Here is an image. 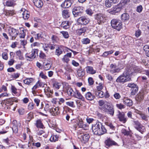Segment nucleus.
<instances>
[{
  "mask_svg": "<svg viewBox=\"0 0 149 149\" xmlns=\"http://www.w3.org/2000/svg\"><path fill=\"white\" fill-rule=\"evenodd\" d=\"M129 74L130 73L129 71L126 70L117 79L116 81L118 83L123 84L125 82L129 81L130 79Z\"/></svg>",
  "mask_w": 149,
  "mask_h": 149,
  "instance_id": "f257e3e1",
  "label": "nucleus"
},
{
  "mask_svg": "<svg viewBox=\"0 0 149 149\" xmlns=\"http://www.w3.org/2000/svg\"><path fill=\"white\" fill-rule=\"evenodd\" d=\"M94 18L97 21L98 23L100 24L106 22L107 17L105 14L99 13L95 15Z\"/></svg>",
  "mask_w": 149,
  "mask_h": 149,
  "instance_id": "f03ea898",
  "label": "nucleus"
},
{
  "mask_svg": "<svg viewBox=\"0 0 149 149\" xmlns=\"http://www.w3.org/2000/svg\"><path fill=\"white\" fill-rule=\"evenodd\" d=\"M111 24L112 27L120 31L122 28V24L121 21L119 19H112L111 21Z\"/></svg>",
  "mask_w": 149,
  "mask_h": 149,
  "instance_id": "7ed1b4c3",
  "label": "nucleus"
},
{
  "mask_svg": "<svg viewBox=\"0 0 149 149\" xmlns=\"http://www.w3.org/2000/svg\"><path fill=\"white\" fill-rule=\"evenodd\" d=\"M89 134L79 132L78 133V137L80 140H83L84 142L88 141L90 138Z\"/></svg>",
  "mask_w": 149,
  "mask_h": 149,
  "instance_id": "20e7f679",
  "label": "nucleus"
},
{
  "mask_svg": "<svg viewBox=\"0 0 149 149\" xmlns=\"http://www.w3.org/2000/svg\"><path fill=\"white\" fill-rule=\"evenodd\" d=\"M101 126V123L98 122L93 125L92 126V130L94 134L96 135H99L100 132V128Z\"/></svg>",
  "mask_w": 149,
  "mask_h": 149,
  "instance_id": "39448f33",
  "label": "nucleus"
},
{
  "mask_svg": "<svg viewBox=\"0 0 149 149\" xmlns=\"http://www.w3.org/2000/svg\"><path fill=\"white\" fill-rule=\"evenodd\" d=\"M83 12V8L80 6L74 7L72 11L73 14L75 17L81 15Z\"/></svg>",
  "mask_w": 149,
  "mask_h": 149,
  "instance_id": "423d86ee",
  "label": "nucleus"
},
{
  "mask_svg": "<svg viewBox=\"0 0 149 149\" xmlns=\"http://www.w3.org/2000/svg\"><path fill=\"white\" fill-rule=\"evenodd\" d=\"M90 22V19L86 17H81L77 19V22L79 24L86 25Z\"/></svg>",
  "mask_w": 149,
  "mask_h": 149,
  "instance_id": "0eeeda50",
  "label": "nucleus"
},
{
  "mask_svg": "<svg viewBox=\"0 0 149 149\" xmlns=\"http://www.w3.org/2000/svg\"><path fill=\"white\" fill-rule=\"evenodd\" d=\"M104 143L106 147L107 148L113 146H118V144L116 142L110 138H108L105 140Z\"/></svg>",
  "mask_w": 149,
  "mask_h": 149,
  "instance_id": "6e6552de",
  "label": "nucleus"
},
{
  "mask_svg": "<svg viewBox=\"0 0 149 149\" xmlns=\"http://www.w3.org/2000/svg\"><path fill=\"white\" fill-rule=\"evenodd\" d=\"M118 114L117 115L118 118L120 121L125 123L127 121V118L125 117V114L123 112H121L118 111Z\"/></svg>",
  "mask_w": 149,
  "mask_h": 149,
  "instance_id": "1a4fd4ad",
  "label": "nucleus"
},
{
  "mask_svg": "<svg viewBox=\"0 0 149 149\" xmlns=\"http://www.w3.org/2000/svg\"><path fill=\"white\" fill-rule=\"evenodd\" d=\"M122 8V7L120 5L116 6L111 9L108 10V12L112 14H115L116 13L120 12Z\"/></svg>",
  "mask_w": 149,
  "mask_h": 149,
  "instance_id": "9d476101",
  "label": "nucleus"
},
{
  "mask_svg": "<svg viewBox=\"0 0 149 149\" xmlns=\"http://www.w3.org/2000/svg\"><path fill=\"white\" fill-rule=\"evenodd\" d=\"M107 108L105 109L106 110L104 111L106 112L107 114L113 116L114 113V109L113 106L112 105L107 104Z\"/></svg>",
  "mask_w": 149,
  "mask_h": 149,
  "instance_id": "9b49d317",
  "label": "nucleus"
},
{
  "mask_svg": "<svg viewBox=\"0 0 149 149\" xmlns=\"http://www.w3.org/2000/svg\"><path fill=\"white\" fill-rule=\"evenodd\" d=\"M59 108L57 107H51L49 108L48 109L49 112L50 114L53 116L57 115L59 113Z\"/></svg>",
  "mask_w": 149,
  "mask_h": 149,
  "instance_id": "f8f14e48",
  "label": "nucleus"
},
{
  "mask_svg": "<svg viewBox=\"0 0 149 149\" xmlns=\"http://www.w3.org/2000/svg\"><path fill=\"white\" fill-rule=\"evenodd\" d=\"M76 124L74 125V127L75 129H76L77 126L79 127V128L85 129L86 127V124H84L83 121L81 119L79 120H77L76 122Z\"/></svg>",
  "mask_w": 149,
  "mask_h": 149,
  "instance_id": "ddd939ff",
  "label": "nucleus"
},
{
  "mask_svg": "<svg viewBox=\"0 0 149 149\" xmlns=\"http://www.w3.org/2000/svg\"><path fill=\"white\" fill-rule=\"evenodd\" d=\"M37 49H33L31 52V53H27L26 55V57L30 58V59H33L36 57L35 54H37Z\"/></svg>",
  "mask_w": 149,
  "mask_h": 149,
  "instance_id": "4468645a",
  "label": "nucleus"
},
{
  "mask_svg": "<svg viewBox=\"0 0 149 149\" xmlns=\"http://www.w3.org/2000/svg\"><path fill=\"white\" fill-rule=\"evenodd\" d=\"M123 100L124 104L130 107L133 104L132 100L127 97H124Z\"/></svg>",
  "mask_w": 149,
  "mask_h": 149,
  "instance_id": "2eb2a0df",
  "label": "nucleus"
},
{
  "mask_svg": "<svg viewBox=\"0 0 149 149\" xmlns=\"http://www.w3.org/2000/svg\"><path fill=\"white\" fill-rule=\"evenodd\" d=\"M86 71L87 73L91 74H94L96 73V70H94L92 67L87 66L86 68Z\"/></svg>",
  "mask_w": 149,
  "mask_h": 149,
  "instance_id": "dca6fc26",
  "label": "nucleus"
},
{
  "mask_svg": "<svg viewBox=\"0 0 149 149\" xmlns=\"http://www.w3.org/2000/svg\"><path fill=\"white\" fill-rule=\"evenodd\" d=\"M85 97L87 100L90 101L93 100L95 98V96L90 92H88L86 94Z\"/></svg>",
  "mask_w": 149,
  "mask_h": 149,
  "instance_id": "f3484780",
  "label": "nucleus"
},
{
  "mask_svg": "<svg viewBox=\"0 0 149 149\" xmlns=\"http://www.w3.org/2000/svg\"><path fill=\"white\" fill-rule=\"evenodd\" d=\"M121 19L122 21L124 22L126 21L129 19L130 16L127 13H124L121 15Z\"/></svg>",
  "mask_w": 149,
  "mask_h": 149,
  "instance_id": "a211bd4d",
  "label": "nucleus"
},
{
  "mask_svg": "<svg viewBox=\"0 0 149 149\" xmlns=\"http://www.w3.org/2000/svg\"><path fill=\"white\" fill-rule=\"evenodd\" d=\"M70 24V22L69 21H66L62 22L61 24V27L67 29L69 28Z\"/></svg>",
  "mask_w": 149,
  "mask_h": 149,
  "instance_id": "6ab92c4d",
  "label": "nucleus"
},
{
  "mask_svg": "<svg viewBox=\"0 0 149 149\" xmlns=\"http://www.w3.org/2000/svg\"><path fill=\"white\" fill-rule=\"evenodd\" d=\"M77 73L78 77H82L85 74V71L82 70L81 67H80L77 70Z\"/></svg>",
  "mask_w": 149,
  "mask_h": 149,
  "instance_id": "aec40b11",
  "label": "nucleus"
},
{
  "mask_svg": "<svg viewBox=\"0 0 149 149\" xmlns=\"http://www.w3.org/2000/svg\"><path fill=\"white\" fill-rule=\"evenodd\" d=\"M8 30L9 36H12V35H14L18 31V30H17L11 27H9Z\"/></svg>",
  "mask_w": 149,
  "mask_h": 149,
  "instance_id": "412c9836",
  "label": "nucleus"
},
{
  "mask_svg": "<svg viewBox=\"0 0 149 149\" xmlns=\"http://www.w3.org/2000/svg\"><path fill=\"white\" fill-rule=\"evenodd\" d=\"M44 90L45 92L46 93V94L48 97H50L51 95L53 93V91L51 90L49 87H47Z\"/></svg>",
  "mask_w": 149,
  "mask_h": 149,
  "instance_id": "4be33fe9",
  "label": "nucleus"
},
{
  "mask_svg": "<svg viewBox=\"0 0 149 149\" xmlns=\"http://www.w3.org/2000/svg\"><path fill=\"white\" fill-rule=\"evenodd\" d=\"M87 29V28L86 27L81 28L78 29L77 30V34L79 35H81L83 33H84L86 30Z\"/></svg>",
  "mask_w": 149,
  "mask_h": 149,
  "instance_id": "5701e85b",
  "label": "nucleus"
},
{
  "mask_svg": "<svg viewBox=\"0 0 149 149\" xmlns=\"http://www.w3.org/2000/svg\"><path fill=\"white\" fill-rule=\"evenodd\" d=\"M94 94L96 96L100 98H102L104 96V93L102 91H95Z\"/></svg>",
  "mask_w": 149,
  "mask_h": 149,
  "instance_id": "b1692460",
  "label": "nucleus"
},
{
  "mask_svg": "<svg viewBox=\"0 0 149 149\" xmlns=\"http://www.w3.org/2000/svg\"><path fill=\"white\" fill-rule=\"evenodd\" d=\"M62 15L65 19L67 18L70 17V13L68 11L66 10H64L62 12Z\"/></svg>",
  "mask_w": 149,
  "mask_h": 149,
  "instance_id": "393cba45",
  "label": "nucleus"
},
{
  "mask_svg": "<svg viewBox=\"0 0 149 149\" xmlns=\"http://www.w3.org/2000/svg\"><path fill=\"white\" fill-rule=\"evenodd\" d=\"M101 126H101V127L100 128V129H99L100 132L99 134V135H102L107 132L106 129L104 127V126L102 125V123H101Z\"/></svg>",
  "mask_w": 149,
  "mask_h": 149,
  "instance_id": "a878e982",
  "label": "nucleus"
},
{
  "mask_svg": "<svg viewBox=\"0 0 149 149\" xmlns=\"http://www.w3.org/2000/svg\"><path fill=\"white\" fill-rule=\"evenodd\" d=\"M75 94L76 95L75 96V97L79 99H81L82 100H84V97L82 96L81 94L77 90H76Z\"/></svg>",
  "mask_w": 149,
  "mask_h": 149,
  "instance_id": "bb28decb",
  "label": "nucleus"
},
{
  "mask_svg": "<svg viewBox=\"0 0 149 149\" xmlns=\"http://www.w3.org/2000/svg\"><path fill=\"white\" fill-rule=\"evenodd\" d=\"M138 90V87L137 86L134 88L131 89V94L132 95H134L137 93Z\"/></svg>",
  "mask_w": 149,
  "mask_h": 149,
  "instance_id": "cd10ccee",
  "label": "nucleus"
},
{
  "mask_svg": "<svg viewBox=\"0 0 149 149\" xmlns=\"http://www.w3.org/2000/svg\"><path fill=\"white\" fill-rule=\"evenodd\" d=\"M71 6L70 3L67 2L65 0L61 4V7L64 8H68Z\"/></svg>",
  "mask_w": 149,
  "mask_h": 149,
  "instance_id": "c85d7f7f",
  "label": "nucleus"
},
{
  "mask_svg": "<svg viewBox=\"0 0 149 149\" xmlns=\"http://www.w3.org/2000/svg\"><path fill=\"white\" fill-rule=\"evenodd\" d=\"M13 0H6L5 2L6 5L7 6H12L14 4Z\"/></svg>",
  "mask_w": 149,
  "mask_h": 149,
  "instance_id": "c756f323",
  "label": "nucleus"
},
{
  "mask_svg": "<svg viewBox=\"0 0 149 149\" xmlns=\"http://www.w3.org/2000/svg\"><path fill=\"white\" fill-rule=\"evenodd\" d=\"M144 93L142 92H140L137 95V97L140 101L144 99Z\"/></svg>",
  "mask_w": 149,
  "mask_h": 149,
  "instance_id": "7c9ffc66",
  "label": "nucleus"
},
{
  "mask_svg": "<svg viewBox=\"0 0 149 149\" xmlns=\"http://www.w3.org/2000/svg\"><path fill=\"white\" fill-rule=\"evenodd\" d=\"M136 129L141 134H143L146 130L145 127L142 125L139 127H137V128Z\"/></svg>",
  "mask_w": 149,
  "mask_h": 149,
  "instance_id": "2f4dec72",
  "label": "nucleus"
},
{
  "mask_svg": "<svg viewBox=\"0 0 149 149\" xmlns=\"http://www.w3.org/2000/svg\"><path fill=\"white\" fill-rule=\"evenodd\" d=\"M16 54L19 57V59L23 60L24 59L23 57L21 51L20 50H19L17 51L16 52Z\"/></svg>",
  "mask_w": 149,
  "mask_h": 149,
  "instance_id": "473e14b6",
  "label": "nucleus"
},
{
  "mask_svg": "<svg viewBox=\"0 0 149 149\" xmlns=\"http://www.w3.org/2000/svg\"><path fill=\"white\" fill-rule=\"evenodd\" d=\"M130 2V0H122L120 2V6L123 7Z\"/></svg>",
  "mask_w": 149,
  "mask_h": 149,
  "instance_id": "72a5a7b5",
  "label": "nucleus"
},
{
  "mask_svg": "<svg viewBox=\"0 0 149 149\" xmlns=\"http://www.w3.org/2000/svg\"><path fill=\"white\" fill-rule=\"evenodd\" d=\"M61 85V83L57 82H55L53 84V87H54L55 88L57 89H59Z\"/></svg>",
  "mask_w": 149,
  "mask_h": 149,
  "instance_id": "f704fd0d",
  "label": "nucleus"
},
{
  "mask_svg": "<svg viewBox=\"0 0 149 149\" xmlns=\"http://www.w3.org/2000/svg\"><path fill=\"white\" fill-rule=\"evenodd\" d=\"M63 53V51L61 50V49H60L59 47H58L56 49L55 51V55L58 56H60Z\"/></svg>",
  "mask_w": 149,
  "mask_h": 149,
  "instance_id": "c9c22d12",
  "label": "nucleus"
},
{
  "mask_svg": "<svg viewBox=\"0 0 149 149\" xmlns=\"http://www.w3.org/2000/svg\"><path fill=\"white\" fill-rule=\"evenodd\" d=\"M90 40L88 38H84L81 40V42L84 44H87L90 43Z\"/></svg>",
  "mask_w": 149,
  "mask_h": 149,
  "instance_id": "e433bc0d",
  "label": "nucleus"
},
{
  "mask_svg": "<svg viewBox=\"0 0 149 149\" xmlns=\"http://www.w3.org/2000/svg\"><path fill=\"white\" fill-rule=\"evenodd\" d=\"M110 0H106L105 1L106 6L108 8H109L111 6L113 3L111 1H110Z\"/></svg>",
  "mask_w": 149,
  "mask_h": 149,
  "instance_id": "4c0bfd02",
  "label": "nucleus"
},
{
  "mask_svg": "<svg viewBox=\"0 0 149 149\" xmlns=\"http://www.w3.org/2000/svg\"><path fill=\"white\" fill-rule=\"evenodd\" d=\"M121 132L125 136H128L130 134V132L124 129H122L121 130Z\"/></svg>",
  "mask_w": 149,
  "mask_h": 149,
  "instance_id": "58836bf2",
  "label": "nucleus"
},
{
  "mask_svg": "<svg viewBox=\"0 0 149 149\" xmlns=\"http://www.w3.org/2000/svg\"><path fill=\"white\" fill-rule=\"evenodd\" d=\"M58 136L57 135H52L50 137V139L51 141H55L58 140Z\"/></svg>",
  "mask_w": 149,
  "mask_h": 149,
  "instance_id": "ea45409f",
  "label": "nucleus"
},
{
  "mask_svg": "<svg viewBox=\"0 0 149 149\" xmlns=\"http://www.w3.org/2000/svg\"><path fill=\"white\" fill-rule=\"evenodd\" d=\"M37 88V82L36 85L32 88V93L34 95H36L37 91L35 90Z\"/></svg>",
  "mask_w": 149,
  "mask_h": 149,
  "instance_id": "a19ab883",
  "label": "nucleus"
},
{
  "mask_svg": "<svg viewBox=\"0 0 149 149\" xmlns=\"http://www.w3.org/2000/svg\"><path fill=\"white\" fill-rule=\"evenodd\" d=\"M113 52V51L111 50L108 52H105L102 54V56L104 57H106L109 54H112Z\"/></svg>",
  "mask_w": 149,
  "mask_h": 149,
  "instance_id": "79ce46f5",
  "label": "nucleus"
},
{
  "mask_svg": "<svg viewBox=\"0 0 149 149\" xmlns=\"http://www.w3.org/2000/svg\"><path fill=\"white\" fill-rule=\"evenodd\" d=\"M132 122L134 123V125H135L136 129H137V127H139L141 125V124L138 121L134 120L132 121Z\"/></svg>",
  "mask_w": 149,
  "mask_h": 149,
  "instance_id": "37998d69",
  "label": "nucleus"
},
{
  "mask_svg": "<svg viewBox=\"0 0 149 149\" xmlns=\"http://www.w3.org/2000/svg\"><path fill=\"white\" fill-rule=\"evenodd\" d=\"M140 116L142 120H144L145 121L147 120L148 117L146 115L142 112Z\"/></svg>",
  "mask_w": 149,
  "mask_h": 149,
  "instance_id": "c03bdc74",
  "label": "nucleus"
},
{
  "mask_svg": "<svg viewBox=\"0 0 149 149\" xmlns=\"http://www.w3.org/2000/svg\"><path fill=\"white\" fill-rule=\"evenodd\" d=\"M61 33L62 34L64 37L65 38H68L69 37L68 33L66 31H62L61 32Z\"/></svg>",
  "mask_w": 149,
  "mask_h": 149,
  "instance_id": "a18cd8bd",
  "label": "nucleus"
},
{
  "mask_svg": "<svg viewBox=\"0 0 149 149\" xmlns=\"http://www.w3.org/2000/svg\"><path fill=\"white\" fill-rule=\"evenodd\" d=\"M23 17L25 20L27 19L29 17V15L24 11L22 13Z\"/></svg>",
  "mask_w": 149,
  "mask_h": 149,
  "instance_id": "49530a36",
  "label": "nucleus"
},
{
  "mask_svg": "<svg viewBox=\"0 0 149 149\" xmlns=\"http://www.w3.org/2000/svg\"><path fill=\"white\" fill-rule=\"evenodd\" d=\"M38 128H41L42 129L45 128L42 123L41 121L40 120H38Z\"/></svg>",
  "mask_w": 149,
  "mask_h": 149,
  "instance_id": "de8ad7c7",
  "label": "nucleus"
},
{
  "mask_svg": "<svg viewBox=\"0 0 149 149\" xmlns=\"http://www.w3.org/2000/svg\"><path fill=\"white\" fill-rule=\"evenodd\" d=\"M12 130L13 132L15 133H17L18 132V128L17 126L16 125H14L12 127Z\"/></svg>",
  "mask_w": 149,
  "mask_h": 149,
  "instance_id": "09e8293b",
  "label": "nucleus"
},
{
  "mask_svg": "<svg viewBox=\"0 0 149 149\" xmlns=\"http://www.w3.org/2000/svg\"><path fill=\"white\" fill-rule=\"evenodd\" d=\"M116 106L118 108L120 109H124L125 107V106L121 103L116 104Z\"/></svg>",
  "mask_w": 149,
  "mask_h": 149,
  "instance_id": "8fccbe9b",
  "label": "nucleus"
},
{
  "mask_svg": "<svg viewBox=\"0 0 149 149\" xmlns=\"http://www.w3.org/2000/svg\"><path fill=\"white\" fill-rule=\"evenodd\" d=\"M51 39L53 43L57 42L58 40V37L55 35H53L51 38Z\"/></svg>",
  "mask_w": 149,
  "mask_h": 149,
  "instance_id": "3c124183",
  "label": "nucleus"
},
{
  "mask_svg": "<svg viewBox=\"0 0 149 149\" xmlns=\"http://www.w3.org/2000/svg\"><path fill=\"white\" fill-rule=\"evenodd\" d=\"M32 79L31 78L26 79L24 81V82L26 84H29L31 83V81Z\"/></svg>",
  "mask_w": 149,
  "mask_h": 149,
  "instance_id": "603ef678",
  "label": "nucleus"
},
{
  "mask_svg": "<svg viewBox=\"0 0 149 149\" xmlns=\"http://www.w3.org/2000/svg\"><path fill=\"white\" fill-rule=\"evenodd\" d=\"M4 101L6 104H10L11 105L13 104V103L12 102L10 98L6 99L5 100H4Z\"/></svg>",
  "mask_w": 149,
  "mask_h": 149,
  "instance_id": "864d4df0",
  "label": "nucleus"
},
{
  "mask_svg": "<svg viewBox=\"0 0 149 149\" xmlns=\"http://www.w3.org/2000/svg\"><path fill=\"white\" fill-rule=\"evenodd\" d=\"M69 57L65 55H64V57L62 58V61L66 63H68L70 61Z\"/></svg>",
  "mask_w": 149,
  "mask_h": 149,
  "instance_id": "5fc2aeb1",
  "label": "nucleus"
},
{
  "mask_svg": "<svg viewBox=\"0 0 149 149\" xmlns=\"http://www.w3.org/2000/svg\"><path fill=\"white\" fill-rule=\"evenodd\" d=\"M114 97L116 99H119L120 98L121 96L119 93H116L113 95Z\"/></svg>",
  "mask_w": 149,
  "mask_h": 149,
  "instance_id": "6e6d98bb",
  "label": "nucleus"
},
{
  "mask_svg": "<svg viewBox=\"0 0 149 149\" xmlns=\"http://www.w3.org/2000/svg\"><path fill=\"white\" fill-rule=\"evenodd\" d=\"M86 12L87 14L90 15H91L93 13V12L92 10L90 8H88L86 10Z\"/></svg>",
  "mask_w": 149,
  "mask_h": 149,
  "instance_id": "4d7b16f0",
  "label": "nucleus"
},
{
  "mask_svg": "<svg viewBox=\"0 0 149 149\" xmlns=\"http://www.w3.org/2000/svg\"><path fill=\"white\" fill-rule=\"evenodd\" d=\"M141 33V31L139 29L136 31L135 34V36L138 38L140 36Z\"/></svg>",
  "mask_w": 149,
  "mask_h": 149,
  "instance_id": "13d9d810",
  "label": "nucleus"
},
{
  "mask_svg": "<svg viewBox=\"0 0 149 149\" xmlns=\"http://www.w3.org/2000/svg\"><path fill=\"white\" fill-rule=\"evenodd\" d=\"M39 77L45 79H46L47 78V77L42 72L40 73Z\"/></svg>",
  "mask_w": 149,
  "mask_h": 149,
  "instance_id": "bf43d9fd",
  "label": "nucleus"
},
{
  "mask_svg": "<svg viewBox=\"0 0 149 149\" xmlns=\"http://www.w3.org/2000/svg\"><path fill=\"white\" fill-rule=\"evenodd\" d=\"M143 49L146 52V54L148 52H149V45H146L143 47Z\"/></svg>",
  "mask_w": 149,
  "mask_h": 149,
  "instance_id": "052dcab7",
  "label": "nucleus"
},
{
  "mask_svg": "<svg viewBox=\"0 0 149 149\" xmlns=\"http://www.w3.org/2000/svg\"><path fill=\"white\" fill-rule=\"evenodd\" d=\"M143 9V7L142 6L140 5L139 6H138L137 7L136 9V11L139 13H140L142 11Z\"/></svg>",
  "mask_w": 149,
  "mask_h": 149,
  "instance_id": "680f3d73",
  "label": "nucleus"
},
{
  "mask_svg": "<svg viewBox=\"0 0 149 149\" xmlns=\"http://www.w3.org/2000/svg\"><path fill=\"white\" fill-rule=\"evenodd\" d=\"M56 45L52 44H49V47L51 50H54L55 48V46H56Z\"/></svg>",
  "mask_w": 149,
  "mask_h": 149,
  "instance_id": "e2e57ef3",
  "label": "nucleus"
},
{
  "mask_svg": "<svg viewBox=\"0 0 149 149\" xmlns=\"http://www.w3.org/2000/svg\"><path fill=\"white\" fill-rule=\"evenodd\" d=\"M88 82L90 85H92L93 84L94 81L92 78L90 77L88 78Z\"/></svg>",
  "mask_w": 149,
  "mask_h": 149,
  "instance_id": "0e129e2a",
  "label": "nucleus"
},
{
  "mask_svg": "<svg viewBox=\"0 0 149 149\" xmlns=\"http://www.w3.org/2000/svg\"><path fill=\"white\" fill-rule=\"evenodd\" d=\"M106 125L109 126L111 129L113 130H114L115 127L111 123H106Z\"/></svg>",
  "mask_w": 149,
  "mask_h": 149,
  "instance_id": "69168bd1",
  "label": "nucleus"
},
{
  "mask_svg": "<svg viewBox=\"0 0 149 149\" xmlns=\"http://www.w3.org/2000/svg\"><path fill=\"white\" fill-rule=\"evenodd\" d=\"M67 105L72 107H74V102H66Z\"/></svg>",
  "mask_w": 149,
  "mask_h": 149,
  "instance_id": "338daca9",
  "label": "nucleus"
},
{
  "mask_svg": "<svg viewBox=\"0 0 149 149\" xmlns=\"http://www.w3.org/2000/svg\"><path fill=\"white\" fill-rule=\"evenodd\" d=\"M20 75V74L18 73H14L12 75V76L13 78L17 79L19 77Z\"/></svg>",
  "mask_w": 149,
  "mask_h": 149,
  "instance_id": "774afa93",
  "label": "nucleus"
}]
</instances>
